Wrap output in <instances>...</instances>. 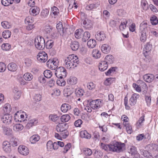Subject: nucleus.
<instances>
[{
  "mask_svg": "<svg viewBox=\"0 0 158 158\" xmlns=\"http://www.w3.org/2000/svg\"><path fill=\"white\" fill-rule=\"evenodd\" d=\"M65 66L68 69H74L79 63L78 57L74 54L69 55L64 61Z\"/></svg>",
  "mask_w": 158,
  "mask_h": 158,
  "instance_id": "nucleus-1",
  "label": "nucleus"
},
{
  "mask_svg": "<svg viewBox=\"0 0 158 158\" xmlns=\"http://www.w3.org/2000/svg\"><path fill=\"white\" fill-rule=\"evenodd\" d=\"M149 25L147 21H143L140 25L139 32L141 33L140 40L144 42L147 40V33L148 32Z\"/></svg>",
  "mask_w": 158,
  "mask_h": 158,
  "instance_id": "nucleus-2",
  "label": "nucleus"
},
{
  "mask_svg": "<svg viewBox=\"0 0 158 158\" xmlns=\"http://www.w3.org/2000/svg\"><path fill=\"white\" fill-rule=\"evenodd\" d=\"M110 151L119 153L123 152L126 149L125 144L120 142H116L110 144Z\"/></svg>",
  "mask_w": 158,
  "mask_h": 158,
  "instance_id": "nucleus-3",
  "label": "nucleus"
},
{
  "mask_svg": "<svg viewBox=\"0 0 158 158\" xmlns=\"http://www.w3.org/2000/svg\"><path fill=\"white\" fill-rule=\"evenodd\" d=\"M139 97V95L136 94H133L129 101L130 106L128 105V100L127 98L125 97L124 99V104L125 106L126 109L129 110L130 109V106H134L136 103L137 99Z\"/></svg>",
  "mask_w": 158,
  "mask_h": 158,
  "instance_id": "nucleus-4",
  "label": "nucleus"
},
{
  "mask_svg": "<svg viewBox=\"0 0 158 158\" xmlns=\"http://www.w3.org/2000/svg\"><path fill=\"white\" fill-rule=\"evenodd\" d=\"M35 45L38 49L43 50L45 47V42L44 39L40 36H38L35 39Z\"/></svg>",
  "mask_w": 158,
  "mask_h": 158,
  "instance_id": "nucleus-5",
  "label": "nucleus"
},
{
  "mask_svg": "<svg viewBox=\"0 0 158 158\" xmlns=\"http://www.w3.org/2000/svg\"><path fill=\"white\" fill-rule=\"evenodd\" d=\"M55 75L58 78L60 79L65 78L67 75L66 70L64 67H60L56 69Z\"/></svg>",
  "mask_w": 158,
  "mask_h": 158,
  "instance_id": "nucleus-6",
  "label": "nucleus"
},
{
  "mask_svg": "<svg viewBox=\"0 0 158 158\" xmlns=\"http://www.w3.org/2000/svg\"><path fill=\"white\" fill-rule=\"evenodd\" d=\"M152 44L150 42L147 43L144 46L143 54L146 57L148 56L149 53L152 49Z\"/></svg>",
  "mask_w": 158,
  "mask_h": 158,
  "instance_id": "nucleus-7",
  "label": "nucleus"
},
{
  "mask_svg": "<svg viewBox=\"0 0 158 158\" xmlns=\"http://www.w3.org/2000/svg\"><path fill=\"white\" fill-rule=\"evenodd\" d=\"M1 120L3 123L9 125L12 122V117L10 115L5 114L1 116Z\"/></svg>",
  "mask_w": 158,
  "mask_h": 158,
  "instance_id": "nucleus-8",
  "label": "nucleus"
},
{
  "mask_svg": "<svg viewBox=\"0 0 158 158\" xmlns=\"http://www.w3.org/2000/svg\"><path fill=\"white\" fill-rule=\"evenodd\" d=\"M91 107L93 109H97L101 107L102 106L101 101L100 99L92 101L89 103Z\"/></svg>",
  "mask_w": 158,
  "mask_h": 158,
  "instance_id": "nucleus-9",
  "label": "nucleus"
},
{
  "mask_svg": "<svg viewBox=\"0 0 158 158\" xmlns=\"http://www.w3.org/2000/svg\"><path fill=\"white\" fill-rule=\"evenodd\" d=\"M38 60L40 62H45L48 59V56L47 53L44 52H40L37 56Z\"/></svg>",
  "mask_w": 158,
  "mask_h": 158,
  "instance_id": "nucleus-10",
  "label": "nucleus"
},
{
  "mask_svg": "<svg viewBox=\"0 0 158 158\" xmlns=\"http://www.w3.org/2000/svg\"><path fill=\"white\" fill-rule=\"evenodd\" d=\"M68 127L69 125L67 123H61L57 125L56 129L58 132H62L67 130Z\"/></svg>",
  "mask_w": 158,
  "mask_h": 158,
  "instance_id": "nucleus-11",
  "label": "nucleus"
},
{
  "mask_svg": "<svg viewBox=\"0 0 158 158\" xmlns=\"http://www.w3.org/2000/svg\"><path fill=\"white\" fill-rule=\"evenodd\" d=\"M50 15L52 18H56L60 15L59 10L56 6H53L51 8Z\"/></svg>",
  "mask_w": 158,
  "mask_h": 158,
  "instance_id": "nucleus-12",
  "label": "nucleus"
},
{
  "mask_svg": "<svg viewBox=\"0 0 158 158\" xmlns=\"http://www.w3.org/2000/svg\"><path fill=\"white\" fill-rule=\"evenodd\" d=\"M18 152L23 155L26 156L28 154L29 151L28 148L24 146L20 145L18 148Z\"/></svg>",
  "mask_w": 158,
  "mask_h": 158,
  "instance_id": "nucleus-13",
  "label": "nucleus"
},
{
  "mask_svg": "<svg viewBox=\"0 0 158 158\" xmlns=\"http://www.w3.org/2000/svg\"><path fill=\"white\" fill-rule=\"evenodd\" d=\"M97 40L99 41L104 40L106 38V35L103 31L97 32L95 35Z\"/></svg>",
  "mask_w": 158,
  "mask_h": 158,
  "instance_id": "nucleus-14",
  "label": "nucleus"
},
{
  "mask_svg": "<svg viewBox=\"0 0 158 158\" xmlns=\"http://www.w3.org/2000/svg\"><path fill=\"white\" fill-rule=\"evenodd\" d=\"M2 148L6 152L9 153L11 151L10 143L7 141H5L3 142Z\"/></svg>",
  "mask_w": 158,
  "mask_h": 158,
  "instance_id": "nucleus-15",
  "label": "nucleus"
},
{
  "mask_svg": "<svg viewBox=\"0 0 158 158\" xmlns=\"http://www.w3.org/2000/svg\"><path fill=\"white\" fill-rule=\"evenodd\" d=\"M155 77L151 74H147L144 75L143 76V80L146 82L150 83L153 80Z\"/></svg>",
  "mask_w": 158,
  "mask_h": 158,
  "instance_id": "nucleus-16",
  "label": "nucleus"
},
{
  "mask_svg": "<svg viewBox=\"0 0 158 158\" xmlns=\"http://www.w3.org/2000/svg\"><path fill=\"white\" fill-rule=\"evenodd\" d=\"M14 117V119L16 122H21L24 121L25 120V119H24V114H20L19 111H18L15 114Z\"/></svg>",
  "mask_w": 158,
  "mask_h": 158,
  "instance_id": "nucleus-17",
  "label": "nucleus"
},
{
  "mask_svg": "<svg viewBox=\"0 0 158 158\" xmlns=\"http://www.w3.org/2000/svg\"><path fill=\"white\" fill-rule=\"evenodd\" d=\"M108 64L105 61H102L98 64L99 70L103 72L106 70L108 67Z\"/></svg>",
  "mask_w": 158,
  "mask_h": 158,
  "instance_id": "nucleus-18",
  "label": "nucleus"
},
{
  "mask_svg": "<svg viewBox=\"0 0 158 158\" xmlns=\"http://www.w3.org/2000/svg\"><path fill=\"white\" fill-rule=\"evenodd\" d=\"M101 50L103 53L108 54L110 51L111 47L108 44H104L101 46Z\"/></svg>",
  "mask_w": 158,
  "mask_h": 158,
  "instance_id": "nucleus-19",
  "label": "nucleus"
},
{
  "mask_svg": "<svg viewBox=\"0 0 158 158\" xmlns=\"http://www.w3.org/2000/svg\"><path fill=\"white\" fill-rule=\"evenodd\" d=\"M29 11L31 15L35 16L39 14L40 12V10L37 7L33 6L30 9Z\"/></svg>",
  "mask_w": 158,
  "mask_h": 158,
  "instance_id": "nucleus-20",
  "label": "nucleus"
},
{
  "mask_svg": "<svg viewBox=\"0 0 158 158\" xmlns=\"http://www.w3.org/2000/svg\"><path fill=\"white\" fill-rule=\"evenodd\" d=\"M77 82V78L75 77H70L68 79L67 83L70 85H76Z\"/></svg>",
  "mask_w": 158,
  "mask_h": 158,
  "instance_id": "nucleus-21",
  "label": "nucleus"
},
{
  "mask_svg": "<svg viewBox=\"0 0 158 158\" xmlns=\"http://www.w3.org/2000/svg\"><path fill=\"white\" fill-rule=\"evenodd\" d=\"M13 92L14 94V98L15 99H19L20 97L21 94V91L19 90L17 88L15 87L13 89Z\"/></svg>",
  "mask_w": 158,
  "mask_h": 158,
  "instance_id": "nucleus-22",
  "label": "nucleus"
},
{
  "mask_svg": "<svg viewBox=\"0 0 158 158\" xmlns=\"http://www.w3.org/2000/svg\"><path fill=\"white\" fill-rule=\"evenodd\" d=\"M38 123V120L35 118H31L27 124V128H30L32 126L35 125Z\"/></svg>",
  "mask_w": 158,
  "mask_h": 158,
  "instance_id": "nucleus-23",
  "label": "nucleus"
},
{
  "mask_svg": "<svg viewBox=\"0 0 158 158\" xmlns=\"http://www.w3.org/2000/svg\"><path fill=\"white\" fill-rule=\"evenodd\" d=\"M92 56L95 59L100 58L101 56V52L98 50L93 49L92 53Z\"/></svg>",
  "mask_w": 158,
  "mask_h": 158,
  "instance_id": "nucleus-24",
  "label": "nucleus"
},
{
  "mask_svg": "<svg viewBox=\"0 0 158 158\" xmlns=\"http://www.w3.org/2000/svg\"><path fill=\"white\" fill-rule=\"evenodd\" d=\"M17 68L18 67L16 64L13 62L9 63L7 66L8 70L12 72L16 71Z\"/></svg>",
  "mask_w": 158,
  "mask_h": 158,
  "instance_id": "nucleus-25",
  "label": "nucleus"
},
{
  "mask_svg": "<svg viewBox=\"0 0 158 158\" xmlns=\"http://www.w3.org/2000/svg\"><path fill=\"white\" fill-rule=\"evenodd\" d=\"M83 30L81 29H77L75 32V36L77 39H80L83 34Z\"/></svg>",
  "mask_w": 158,
  "mask_h": 158,
  "instance_id": "nucleus-26",
  "label": "nucleus"
},
{
  "mask_svg": "<svg viewBox=\"0 0 158 158\" xmlns=\"http://www.w3.org/2000/svg\"><path fill=\"white\" fill-rule=\"evenodd\" d=\"M71 108V106L69 104L67 103H64L61 106V110L62 112L65 113L70 110Z\"/></svg>",
  "mask_w": 158,
  "mask_h": 158,
  "instance_id": "nucleus-27",
  "label": "nucleus"
},
{
  "mask_svg": "<svg viewBox=\"0 0 158 158\" xmlns=\"http://www.w3.org/2000/svg\"><path fill=\"white\" fill-rule=\"evenodd\" d=\"M84 27L86 29H89L92 27V23L90 20L87 19H85L83 22Z\"/></svg>",
  "mask_w": 158,
  "mask_h": 158,
  "instance_id": "nucleus-28",
  "label": "nucleus"
},
{
  "mask_svg": "<svg viewBox=\"0 0 158 158\" xmlns=\"http://www.w3.org/2000/svg\"><path fill=\"white\" fill-rule=\"evenodd\" d=\"M80 134L81 137L82 138L89 139L91 137V135L86 130L81 131Z\"/></svg>",
  "mask_w": 158,
  "mask_h": 158,
  "instance_id": "nucleus-29",
  "label": "nucleus"
},
{
  "mask_svg": "<svg viewBox=\"0 0 158 158\" xmlns=\"http://www.w3.org/2000/svg\"><path fill=\"white\" fill-rule=\"evenodd\" d=\"M2 128L3 133L6 135H12V130L9 128L5 126H2Z\"/></svg>",
  "mask_w": 158,
  "mask_h": 158,
  "instance_id": "nucleus-30",
  "label": "nucleus"
},
{
  "mask_svg": "<svg viewBox=\"0 0 158 158\" xmlns=\"http://www.w3.org/2000/svg\"><path fill=\"white\" fill-rule=\"evenodd\" d=\"M123 125L126 127L127 132L131 134L132 132V127L130 124L129 123L123 122Z\"/></svg>",
  "mask_w": 158,
  "mask_h": 158,
  "instance_id": "nucleus-31",
  "label": "nucleus"
},
{
  "mask_svg": "<svg viewBox=\"0 0 158 158\" xmlns=\"http://www.w3.org/2000/svg\"><path fill=\"white\" fill-rule=\"evenodd\" d=\"M3 109L5 114H9L11 110L10 105L8 103L5 104L3 106Z\"/></svg>",
  "mask_w": 158,
  "mask_h": 158,
  "instance_id": "nucleus-32",
  "label": "nucleus"
},
{
  "mask_svg": "<svg viewBox=\"0 0 158 158\" xmlns=\"http://www.w3.org/2000/svg\"><path fill=\"white\" fill-rule=\"evenodd\" d=\"M114 59V58L112 55H107L105 58V61L108 64H111L113 62Z\"/></svg>",
  "mask_w": 158,
  "mask_h": 158,
  "instance_id": "nucleus-33",
  "label": "nucleus"
},
{
  "mask_svg": "<svg viewBox=\"0 0 158 158\" xmlns=\"http://www.w3.org/2000/svg\"><path fill=\"white\" fill-rule=\"evenodd\" d=\"M96 42L94 39H90L87 42L88 46L90 48H93L95 47L96 45Z\"/></svg>",
  "mask_w": 158,
  "mask_h": 158,
  "instance_id": "nucleus-34",
  "label": "nucleus"
},
{
  "mask_svg": "<svg viewBox=\"0 0 158 158\" xmlns=\"http://www.w3.org/2000/svg\"><path fill=\"white\" fill-rule=\"evenodd\" d=\"M40 139V137L38 135H34L30 138V141L32 143H35Z\"/></svg>",
  "mask_w": 158,
  "mask_h": 158,
  "instance_id": "nucleus-35",
  "label": "nucleus"
},
{
  "mask_svg": "<svg viewBox=\"0 0 158 158\" xmlns=\"http://www.w3.org/2000/svg\"><path fill=\"white\" fill-rule=\"evenodd\" d=\"M23 77L25 80L29 81L33 78V76L31 73H27L24 74Z\"/></svg>",
  "mask_w": 158,
  "mask_h": 158,
  "instance_id": "nucleus-36",
  "label": "nucleus"
},
{
  "mask_svg": "<svg viewBox=\"0 0 158 158\" xmlns=\"http://www.w3.org/2000/svg\"><path fill=\"white\" fill-rule=\"evenodd\" d=\"M70 46L73 50L76 51L78 49L79 45L78 42L73 41L72 42Z\"/></svg>",
  "mask_w": 158,
  "mask_h": 158,
  "instance_id": "nucleus-37",
  "label": "nucleus"
},
{
  "mask_svg": "<svg viewBox=\"0 0 158 158\" xmlns=\"http://www.w3.org/2000/svg\"><path fill=\"white\" fill-rule=\"evenodd\" d=\"M137 83L138 84H139L140 87H142L144 91H147L148 89L147 86L146 84L144 82L141 80H139L138 81Z\"/></svg>",
  "mask_w": 158,
  "mask_h": 158,
  "instance_id": "nucleus-38",
  "label": "nucleus"
},
{
  "mask_svg": "<svg viewBox=\"0 0 158 158\" xmlns=\"http://www.w3.org/2000/svg\"><path fill=\"white\" fill-rule=\"evenodd\" d=\"M90 35L88 31L83 32V34L82 35V40L83 42H85L90 37Z\"/></svg>",
  "mask_w": 158,
  "mask_h": 158,
  "instance_id": "nucleus-39",
  "label": "nucleus"
},
{
  "mask_svg": "<svg viewBox=\"0 0 158 158\" xmlns=\"http://www.w3.org/2000/svg\"><path fill=\"white\" fill-rule=\"evenodd\" d=\"M144 120V115H143L140 118L136 123V125L138 127L140 128L143 125V122Z\"/></svg>",
  "mask_w": 158,
  "mask_h": 158,
  "instance_id": "nucleus-40",
  "label": "nucleus"
},
{
  "mask_svg": "<svg viewBox=\"0 0 158 158\" xmlns=\"http://www.w3.org/2000/svg\"><path fill=\"white\" fill-rule=\"evenodd\" d=\"M52 61L53 62L50 69L52 70H55L57 68L59 62L56 59H52Z\"/></svg>",
  "mask_w": 158,
  "mask_h": 158,
  "instance_id": "nucleus-41",
  "label": "nucleus"
},
{
  "mask_svg": "<svg viewBox=\"0 0 158 158\" xmlns=\"http://www.w3.org/2000/svg\"><path fill=\"white\" fill-rule=\"evenodd\" d=\"M23 128V125L20 124H17L15 125L13 127V130L16 131L22 130Z\"/></svg>",
  "mask_w": 158,
  "mask_h": 158,
  "instance_id": "nucleus-42",
  "label": "nucleus"
},
{
  "mask_svg": "<svg viewBox=\"0 0 158 158\" xmlns=\"http://www.w3.org/2000/svg\"><path fill=\"white\" fill-rule=\"evenodd\" d=\"M103 155V152L99 150H95L94 154V156L95 158H102Z\"/></svg>",
  "mask_w": 158,
  "mask_h": 158,
  "instance_id": "nucleus-43",
  "label": "nucleus"
},
{
  "mask_svg": "<svg viewBox=\"0 0 158 158\" xmlns=\"http://www.w3.org/2000/svg\"><path fill=\"white\" fill-rule=\"evenodd\" d=\"M49 119L51 121L56 122L59 118V117L57 115L55 114H51L49 116Z\"/></svg>",
  "mask_w": 158,
  "mask_h": 158,
  "instance_id": "nucleus-44",
  "label": "nucleus"
},
{
  "mask_svg": "<svg viewBox=\"0 0 158 158\" xmlns=\"http://www.w3.org/2000/svg\"><path fill=\"white\" fill-rule=\"evenodd\" d=\"M137 151L136 148L135 146H130L128 148V152L132 156L136 153Z\"/></svg>",
  "mask_w": 158,
  "mask_h": 158,
  "instance_id": "nucleus-45",
  "label": "nucleus"
},
{
  "mask_svg": "<svg viewBox=\"0 0 158 158\" xmlns=\"http://www.w3.org/2000/svg\"><path fill=\"white\" fill-rule=\"evenodd\" d=\"M110 144L109 145H107L103 143H101L100 144V146L101 148L106 151H110Z\"/></svg>",
  "mask_w": 158,
  "mask_h": 158,
  "instance_id": "nucleus-46",
  "label": "nucleus"
},
{
  "mask_svg": "<svg viewBox=\"0 0 158 158\" xmlns=\"http://www.w3.org/2000/svg\"><path fill=\"white\" fill-rule=\"evenodd\" d=\"M70 118V116L68 114H64L60 118V120L63 122H68Z\"/></svg>",
  "mask_w": 158,
  "mask_h": 158,
  "instance_id": "nucleus-47",
  "label": "nucleus"
},
{
  "mask_svg": "<svg viewBox=\"0 0 158 158\" xmlns=\"http://www.w3.org/2000/svg\"><path fill=\"white\" fill-rule=\"evenodd\" d=\"M10 143L13 147H15L18 145V139L13 136L11 138L10 140Z\"/></svg>",
  "mask_w": 158,
  "mask_h": 158,
  "instance_id": "nucleus-48",
  "label": "nucleus"
},
{
  "mask_svg": "<svg viewBox=\"0 0 158 158\" xmlns=\"http://www.w3.org/2000/svg\"><path fill=\"white\" fill-rule=\"evenodd\" d=\"M11 35V32L8 30H5L2 32V35L3 38L7 39L10 37Z\"/></svg>",
  "mask_w": 158,
  "mask_h": 158,
  "instance_id": "nucleus-49",
  "label": "nucleus"
},
{
  "mask_svg": "<svg viewBox=\"0 0 158 158\" xmlns=\"http://www.w3.org/2000/svg\"><path fill=\"white\" fill-rule=\"evenodd\" d=\"M141 6L143 9L145 10H147L148 8V4L145 0H142Z\"/></svg>",
  "mask_w": 158,
  "mask_h": 158,
  "instance_id": "nucleus-50",
  "label": "nucleus"
},
{
  "mask_svg": "<svg viewBox=\"0 0 158 158\" xmlns=\"http://www.w3.org/2000/svg\"><path fill=\"white\" fill-rule=\"evenodd\" d=\"M75 92L76 96L79 97H81L84 93L83 90L80 89H76Z\"/></svg>",
  "mask_w": 158,
  "mask_h": 158,
  "instance_id": "nucleus-51",
  "label": "nucleus"
},
{
  "mask_svg": "<svg viewBox=\"0 0 158 158\" xmlns=\"http://www.w3.org/2000/svg\"><path fill=\"white\" fill-rule=\"evenodd\" d=\"M49 10L47 9L43 10L41 13V16L42 18H45L48 16Z\"/></svg>",
  "mask_w": 158,
  "mask_h": 158,
  "instance_id": "nucleus-52",
  "label": "nucleus"
},
{
  "mask_svg": "<svg viewBox=\"0 0 158 158\" xmlns=\"http://www.w3.org/2000/svg\"><path fill=\"white\" fill-rule=\"evenodd\" d=\"M84 154L86 156H90L92 154V150L90 148H84L83 149Z\"/></svg>",
  "mask_w": 158,
  "mask_h": 158,
  "instance_id": "nucleus-53",
  "label": "nucleus"
},
{
  "mask_svg": "<svg viewBox=\"0 0 158 158\" xmlns=\"http://www.w3.org/2000/svg\"><path fill=\"white\" fill-rule=\"evenodd\" d=\"M53 143L51 140L48 141L47 143V150L49 151H51L53 150Z\"/></svg>",
  "mask_w": 158,
  "mask_h": 158,
  "instance_id": "nucleus-54",
  "label": "nucleus"
},
{
  "mask_svg": "<svg viewBox=\"0 0 158 158\" xmlns=\"http://www.w3.org/2000/svg\"><path fill=\"white\" fill-rule=\"evenodd\" d=\"M2 3L5 6H7L14 2V0H2Z\"/></svg>",
  "mask_w": 158,
  "mask_h": 158,
  "instance_id": "nucleus-55",
  "label": "nucleus"
},
{
  "mask_svg": "<svg viewBox=\"0 0 158 158\" xmlns=\"http://www.w3.org/2000/svg\"><path fill=\"white\" fill-rule=\"evenodd\" d=\"M54 45V42L52 40H50L47 41L45 46L47 49H50L52 48Z\"/></svg>",
  "mask_w": 158,
  "mask_h": 158,
  "instance_id": "nucleus-56",
  "label": "nucleus"
},
{
  "mask_svg": "<svg viewBox=\"0 0 158 158\" xmlns=\"http://www.w3.org/2000/svg\"><path fill=\"white\" fill-rule=\"evenodd\" d=\"M44 77L48 78L51 77L52 75V73L51 70H47L44 72Z\"/></svg>",
  "mask_w": 158,
  "mask_h": 158,
  "instance_id": "nucleus-57",
  "label": "nucleus"
},
{
  "mask_svg": "<svg viewBox=\"0 0 158 158\" xmlns=\"http://www.w3.org/2000/svg\"><path fill=\"white\" fill-rule=\"evenodd\" d=\"M60 91L58 89L55 88L53 89L51 95L54 96H58L60 95Z\"/></svg>",
  "mask_w": 158,
  "mask_h": 158,
  "instance_id": "nucleus-58",
  "label": "nucleus"
},
{
  "mask_svg": "<svg viewBox=\"0 0 158 158\" xmlns=\"http://www.w3.org/2000/svg\"><path fill=\"white\" fill-rule=\"evenodd\" d=\"M96 85L93 82H88L87 84V87L90 90H93L95 89Z\"/></svg>",
  "mask_w": 158,
  "mask_h": 158,
  "instance_id": "nucleus-59",
  "label": "nucleus"
},
{
  "mask_svg": "<svg viewBox=\"0 0 158 158\" xmlns=\"http://www.w3.org/2000/svg\"><path fill=\"white\" fill-rule=\"evenodd\" d=\"M11 48V46L9 44H3L2 45V48L3 50H9Z\"/></svg>",
  "mask_w": 158,
  "mask_h": 158,
  "instance_id": "nucleus-60",
  "label": "nucleus"
},
{
  "mask_svg": "<svg viewBox=\"0 0 158 158\" xmlns=\"http://www.w3.org/2000/svg\"><path fill=\"white\" fill-rule=\"evenodd\" d=\"M34 21V19L31 16H29L26 17L25 19V23H32Z\"/></svg>",
  "mask_w": 158,
  "mask_h": 158,
  "instance_id": "nucleus-61",
  "label": "nucleus"
},
{
  "mask_svg": "<svg viewBox=\"0 0 158 158\" xmlns=\"http://www.w3.org/2000/svg\"><path fill=\"white\" fill-rule=\"evenodd\" d=\"M150 22L152 24L156 25L158 23V20L156 17L153 16L150 18Z\"/></svg>",
  "mask_w": 158,
  "mask_h": 158,
  "instance_id": "nucleus-62",
  "label": "nucleus"
},
{
  "mask_svg": "<svg viewBox=\"0 0 158 158\" xmlns=\"http://www.w3.org/2000/svg\"><path fill=\"white\" fill-rule=\"evenodd\" d=\"M2 27L4 28L9 29L11 27L10 24L7 21H3L1 23Z\"/></svg>",
  "mask_w": 158,
  "mask_h": 158,
  "instance_id": "nucleus-63",
  "label": "nucleus"
},
{
  "mask_svg": "<svg viewBox=\"0 0 158 158\" xmlns=\"http://www.w3.org/2000/svg\"><path fill=\"white\" fill-rule=\"evenodd\" d=\"M97 7L96 4L93 3L90 4L86 6L85 8L87 10H91Z\"/></svg>",
  "mask_w": 158,
  "mask_h": 158,
  "instance_id": "nucleus-64",
  "label": "nucleus"
}]
</instances>
